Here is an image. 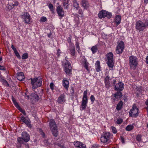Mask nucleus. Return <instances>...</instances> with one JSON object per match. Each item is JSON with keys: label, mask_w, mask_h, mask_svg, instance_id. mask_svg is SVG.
<instances>
[{"label": "nucleus", "mask_w": 148, "mask_h": 148, "mask_svg": "<svg viewBox=\"0 0 148 148\" xmlns=\"http://www.w3.org/2000/svg\"><path fill=\"white\" fill-rule=\"evenodd\" d=\"M75 49L74 48H73V49L71 50V53L72 55L74 56L75 54Z\"/></svg>", "instance_id": "8fccbe9b"}, {"label": "nucleus", "mask_w": 148, "mask_h": 148, "mask_svg": "<svg viewBox=\"0 0 148 148\" xmlns=\"http://www.w3.org/2000/svg\"><path fill=\"white\" fill-rule=\"evenodd\" d=\"M21 17L23 18L25 23L27 24H29L31 23V18L30 16L28 13L27 12H24L22 15H21Z\"/></svg>", "instance_id": "9d476101"}, {"label": "nucleus", "mask_w": 148, "mask_h": 148, "mask_svg": "<svg viewBox=\"0 0 148 148\" xmlns=\"http://www.w3.org/2000/svg\"><path fill=\"white\" fill-rule=\"evenodd\" d=\"M107 57L108 59L107 63L110 68V70H112L113 69L114 64L113 59V54L112 52H109L107 54Z\"/></svg>", "instance_id": "39448f33"}, {"label": "nucleus", "mask_w": 148, "mask_h": 148, "mask_svg": "<svg viewBox=\"0 0 148 148\" xmlns=\"http://www.w3.org/2000/svg\"><path fill=\"white\" fill-rule=\"evenodd\" d=\"M14 53L16 55V56L19 59H21V57L19 54L18 52L17 51H15L14 52Z\"/></svg>", "instance_id": "79ce46f5"}, {"label": "nucleus", "mask_w": 148, "mask_h": 148, "mask_svg": "<svg viewBox=\"0 0 148 148\" xmlns=\"http://www.w3.org/2000/svg\"><path fill=\"white\" fill-rule=\"evenodd\" d=\"M50 88L52 90H53L54 89V85L53 83H51L50 85Z\"/></svg>", "instance_id": "3c124183"}, {"label": "nucleus", "mask_w": 148, "mask_h": 148, "mask_svg": "<svg viewBox=\"0 0 148 148\" xmlns=\"http://www.w3.org/2000/svg\"><path fill=\"white\" fill-rule=\"evenodd\" d=\"M58 16L61 19L64 16V13L62 8L60 6H58L56 8Z\"/></svg>", "instance_id": "ddd939ff"}, {"label": "nucleus", "mask_w": 148, "mask_h": 148, "mask_svg": "<svg viewBox=\"0 0 148 148\" xmlns=\"http://www.w3.org/2000/svg\"><path fill=\"white\" fill-rule=\"evenodd\" d=\"M25 97L26 99H29V95H26V96H25Z\"/></svg>", "instance_id": "69168bd1"}, {"label": "nucleus", "mask_w": 148, "mask_h": 148, "mask_svg": "<svg viewBox=\"0 0 148 148\" xmlns=\"http://www.w3.org/2000/svg\"><path fill=\"white\" fill-rule=\"evenodd\" d=\"M82 5L84 9H87L89 6L87 0H82Z\"/></svg>", "instance_id": "393cba45"}, {"label": "nucleus", "mask_w": 148, "mask_h": 148, "mask_svg": "<svg viewBox=\"0 0 148 148\" xmlns=\"http://www.w3.org/2000/svg\"><path fill=\"white\" fill-rule=\"evenodd\" d=\"M11 48L14 51V52H15L16 51H17L16 48L13 45H12L11 46Z\"/></svg>", "instance_id": "5fc2aeb1"}, {"label": "nucleus", "mask_w": 148, "mask_h": 148, "mask_svg": "<svg viewBox=\"0 0 148 148\" xmlns=\"http://www.w3.org/2000/svg\"><path fill=\"white\" fill-rule=\"evenodd\" d=\"M9 5H11V6L12 5V6H13V7L14 8V7L15 6H17L18 5V3L17 2H14V3L13 4L12 3H9Z\"/></svg>", "instance_id": "37998d69"}, {"label": "nucleus", "mask_w": 148, "mask_h": 148, "mask_svg": "<svg viewBox=\"0 0 148 148\" xmlns=\"http://www.w3.org/2000/svg\"><path fill=\"white\" fill-rule=\"evenodd\" d=\"M2 83L5 85L7 86H9V84L5 80L3 79L2 80Z\"/></svg>", "instance_id": "a18cd8bd"}, {"label": "nucleus", "mask_w": 148, "mask_h": 148, "mask_svg": "<svg viewBox=\"0 0 148 148\" xmlns=\"http://www.w3.org/2000/svg\"><path fill=\"white\" fill-rule=\"evenodd\" d=\"M67 41L68 42L70 43L71 42V39L70 37H69L67 39Z\"/></svg>", "instance_id": "4d7b16f0"}, {"label": "nucleus", "mask_w": 148, "mask_h": 148, "mask_svg": "<svg viewBox=\"0 0 148 148\" xmlns=\"http://www.w3.org/2000/svg\"><path fill=\"white\" fill-rule=\"evenodd\" d=\"M65 101L64 95L62 94L58 98L57 101L59 103L62 104L64 103Z\"/></svg>", "instance_id": "a211bd4d"}, {"label": "nucleus", "mask_w": 148, "mask_h": 148, "mask_svg": "<svg viewBox=\"0 0 148 148\" xmlns=\"http://www.w3.org/2000/svg\"><path fill=\"white\" fill-rule=\"evenodd\" d=\"M104 83L105 86L107 88H109L111 85L110 79L108 75L106 76L104 79Z\"/></svg>", "instance_id": "f3484780"}, {"label": "nucleus", "mask_w": 148, "mask_h": 148, "mask_svg": "<svg viewBox=\"0 0 148 148\" xmlns=\"http://www.w3.org/2000/svg\"><path fill=\"white\" fill-rule=\"evenodd\" d=\"M0 69L3 70H5V69L4 66L0 65Z\"/></svg>", "instance_id": "6e6d98bb"}, {"label": "nucleus", "mask_w": 148, "mask_h": 148, "mask_svg": "<svg viewBox=\"0 0 148 148\" xmlns=\"http://www.w3.org/2000/svg\"><path fill=\"white\" fill-rule=\"evenodd\" d=\"M91 50L93 54L96 52L97 50V45H95L92 47L91 49Z\"/></svg>", "instance_id": "473e14b6"}, {"label": "nucleus", "mask_w": 148, "mask_h": 148, "mask_svg": "<svg viewBox=\"0 0 148 148\" xmlns=\"http://www.w3.org/2000/svg\"><path fill=\"white\" fill-rule=\"evenodd\" d=\"M76 19H77V21H79V18L78 17H76Z\"/></svg>", "instance_id": "774afa93"}, {"label": "nucleus", "mask_w": 148, "mask_h": 148, "mask_svg": "<svg viewBox=\"0 0 148 148\" xmlns=\"http://www.w3.org/2000/svg\"><path fill=\"white\" fill-rule=\"evenodd\" d=\"M124 42L121 41L118 44L116 47V52L118 54H121L124 49Z\"/></svg>", "instance_id": "9b49d317"}, {"label": "nucleus", "mask_w": 148, "mask_h": 148, "mask_svg": "<svg viewBox=\"0 0 148 148\" xmlns=\"http://www.w3.org/2000/svg\"><path fill=\"white\" fill-rule=\"evenodd\" d=\"M2 60V57H0V62Z\"/></svg>", "instance_id": "338daca9"}, {"label": "nucleus", "mask_w": 148, "mask_h": 148, "mask_svg": "<svg viewBox=\"0 0 148 148\" xmlns=\"http://www.w3.org/2000/svg\"><path fill=\"white\" fill-rule=\"evenodd\" d=\"M136 139L137 141H140L141 140V136L140 135H138L136 137Z\"/></svg>", "instance_id": "09e8293b"}, {"label": "nucleus", "mask_w": 148, "mask_h": 148, "mask_svg": "<svg viewBox=\"0 0 148 148\" xmlns=\"http://www.w3.org/2000/svg\"><path fill=\"white\" fill-rule=\"evenodd\" d=\"M82 143L78 141H75L74 142V145L75 147L77 148H79Z\"/></svg>", "instance_id": "72a5a7b5"}, {"label": "nucleus", "mask_w": 148, "mask_h": 148, "mask_svg": "<svg viewBox=\"0 0 148 148\" xmlns=\"http://www.w3.org/2000/svg\"><path fill=\"white\" fill-rule=\"evenodd\" d=\"M111 129L112 130V132L114 134H116L117 133V130L116 128L114 126H112L111 127Z\"/></svg>", "instance_id": "ea45409f"}, {"label": "nucleus", "mask_w": 148, "mask_h": 148, "mask_svg": "<svg viewBox=\"0 0 148 148\" xmlns=\"http://www.w3.org/2000/svg\"><path fill=\"white\" fill-rule=\"evenodd\" d=\"M87 90H86V91H84L83 93V97L82 100H88V99L87 96Z\"/></svg>", "instance_id": "7c9ffc66"}, {"label": "nucleus", "mask_w": 148, "mask_h": 148, "mask_svg": "<svg viewBox=\"0 0 148 148\" xmlns=\"http://www.w3.org/2000/svg\"><path fill=\"white\" fill-rule=\"evenodd\" d=\"M75 46L76 47V50L77 51L79 52L80 51V47L79 46V43L78 42V38L76 36H75Z\"/></svg>", "instance_id": "5701e85b"}, {"label": "nucleus", "mask_w": 148, "mask_h": 148, "mask_svg": "<svg viewBox=\"0 0 148 148\" xmlns=\"http://www.w3.org/2000/svg\"><path fill=\"white\" fill-rule=\"evenodd\" d=\"M73 6L77 9L79 7V4L76 0L73 1Z\"/></svg>", "instance_id": "f704fd0d"}, {"label": "nucleus", "mask_w": 148, "mask_h": 148, "mask_svg": "<svg viewBox=\"0 0 148 148\" xmlns=\"http://www.w3.org/2000/svg\"><path fill=\"white\" fill-rule=\"evenodd\" d=\"M6 7L9 10H11L13 8V6H12V5L11 6V5H9V4H8L7 5Z\"/></svg>", "instance_id": "49530a36"}, {"label": "nucleus", "mask_w": 148, "mask_h": 148, "mask_svg": "<svg viewBox=\"0 0 148 148\" xmlns=\"http://www.w3.org/2000/svg\"><path fill=\"white\" fill-rule=\"evenodd\" d=\"M122 96V93L121 92H117L115 94L114 96L117 99H119Z\"/></svg>", "instance_id": "c756f323"}, {"label": "nucleus", "mask_w": 148, "mask_h": 148, "mask_svg": "<svg viewBox=\"0 0 148 148\" xmlns=\"http://www.w3.org/2000/svg\"><path fill=\"white\" fill-rule=\"evenodd\" d=\"M48 6L50 10L53 13L54 12V9L53 5L51 3H50L48 5Z\"/></svg>", "instance_id": "e433bc0d"}, {"label": "nucleus", "mask_w": 148, "mask_h": 148, "mask_svg": "<svg viewBox=\"0 0 148 148\" xmlns=\"http://www.w3.org/2000/svg\"><path fill=\"white\" fill-rule=\"evenodd\" d=\"M31 99L35 101H38L39 99V97L38 95L35 93H32L31 95Z\"/></svg>", "instance_id": "a878e982"}, {"label": "nucleus", "mask_w": 148, "mask_h": 148, "mask_svg": "<svg viewBox=\"0 0 148 148\" xmlns=\"http://www.w3.org/2000/svg\"><path fill=\"white\" fill-rule=\"evenodd\" d=\"M121 17L120 15H116L115 17V22L116 25H118L121 22Z\"/></svg>", "instance_id": "4be33fe9"}, {"label": "nucleus", "mask_w": 148, "mask_h": 148, "mask_svg": "<svg viewBox=\"0 0 148 148\" xmlns=\"http://www.w3.org/2000/svg\"><path fill=\"white\" fill-rule=\"evenodd\" d=\"M138 64V59L134 56H132L129 57V65L131 67H136Z\"/></svg>", "instance_id": "6e6552de"}, {"label": "nucleus", "mask_w": 148, "mask_h": 148, "mask_svg": "<svg viewBox=\"0 0 148 148\" xmlns=\"http://www.w3.org/2000/svg\"><path fill=\"white\" fill-rule=\"evenodd\" d=\"M41 135L43 137H44L45 136V134H44V133L43 132H42L41 133Z\"/></svg>", "instance_id": "0e129e2a"}, {"label": "nucleus", "mask_w": 148, "mask_h": 148, "mask_svg": "<svg viewBox=\"0 0 148 148\" xmlns=\"http://www.w3.org/2000/svg\"><path fill=\"white\" fill-rule=\"evenodd\" d=\"M112 135L110 132H105L101 136V141L103 143H109L111 142L110 139L112 138Z\"/></svg>", "instance_id": "f03ea898"}, {"label": "nucleus", "mask_w": 148, "mask_h": 148, "mask_svg": "<svg viewBox=\"0 0 148 148\" xmlns=\"http://www.w3.org/2000/svg\"><path fill=\"white\" fill-rule=\"evenodd\" d=\"M28 54L27 53H24L22 55V58L23 59H26L28 58Z\"/></svg>", "instance_id": "c9c22d12"}, {"label": "nucleus", "mask_w": 148, "mask_h": 148, "mask_svg": "<svg viewBox=\"0 0 148 148\" xmlns=\"http://www.w3.org/2000/svg\"><path fill=\"white\" fill-rule=\"evenodd\" d=\"M116 81L115 80H113V82L112 83H111V84L112 85H114L116 82Z\"/></svg>", "instance_id": "680f3d73"}, {"label": "nucleus", "mask_w": 148, "mask_h": 148, "mask_svg": "<svg viewBox=\"0 0 148 148\" xmlns=\"http://www.w3.org/2000/svg\"><path fill=\"white\" fill-rule=\"evenodd\" d=\"M122 106L123 102L121 101L117 104L116 107V109L118 111L120 110L121 109Z\"/></svg>", "instance_id": "bb28decb"}, {"label": "nucleus", "mask_w": 148, "mask_h": 148, "mask_svg": "<svg viewBox=\"0 0 148 148\" xmlns=\"http://www.w3.org/2000/svg\"><path fill=\"white\" fill-rule=\"evenodd\" d=\"M88 100H82L81 102V110H83L86 109L87 106Z\"/></svg>", "instance_id": "6ab92c4d"}, {"label": "nucleus", "mask_w": 148, "mask_h": 148, "mask_svg": "<svg viewBox=\"0 0 148 148\" xmlns=\"http://www.w3.org/2000/svg\"><path fill=\"white\" fill-rule=\"evenodd\" d=\"M21 120L25 123L27 126L29 127H31V126L30 124V120L28 118L25 117L23 116H22L21 118Z\"/></svg>", "instance_id": "dca6fc26"}, {"label": "nucleus", "mask_w": 148, "mask_h": 148, "mask_svg": "<svg viewBox=\"0 0 148 148\" xmlns=\"http://www.w3.org/2000/svg\"><path fill=\"white\" fill-rule=\"evenodd\" d=\"M123 121L122 119L121 118L118 119L116 121V123L117 124H121Z\"/></svg>", "instance_id": "a19ab883"}, {"label": "nucleus", "mask_w": 148, "mask_h": 148, "mask_svg": "<svg viewBox=\"0 0 148 148\" xmlns=\"http://www.w3.org/2000/svg\"><path fill=\"white\" fill-rule=\"evenodd\" d=\"M17 140L18 142L20 143V144H23V138L18 137L17 138Z\"/></svg>", "instance_id": "58836bf2"}, {"label": "nucleus", "mask_w": 148, "mask_h": 148, "mask_svg": "<svg viewBox=\"0 0 148 148\" xmlns=\"http://www.w3.org/2000/svg\"><path fill=\"white\" fill-rule=\"evenodd\" d=\"M78 13L79 14V16L81 17H83V12L82 10L79 9L78 11Z\"/></svg>", "instance_id": "de8ad7c7"}, {"label": "nucleus", "mask_w": 148, "mask_h": 148, "mask_svg": "<svg viewBox=\"0 0 148 148\" xmlns=\"http://www.w3.org/2000/svg\"><path fill=\"white\" fill-rule=\"evenodd\" d=\"M63 86L66 89H68L69 87V82L66 78H64L62 80Z\"/></svg>", "instance_id": "aec40b11"}, {"label": "nucleus", "mask_w": 148, "mask_h": 148, "mask_svg": "<svg viewBox=\"0 0 148 148\" xmlns=\"http://www.w3.org/2000/svg\"><path fill=\"white\" fill-rule=\"evenodd\" d=\"M47 21V18L46 17L42 16V17L40 20V21L42 22H44L46 21Z\"/></svg>", "instance_id": "4c0bfd02"}, {"label": "nucleus", "mask_w": 148, "mask_h": 148, "mask_svg": "<svg viewBox=\"0 0 148 148\" xmlns=\"http://www.w3.org/2000/svg\"><path fill=\"white\" fill-rule=\"evenodd\" d=\"M12 100L13 101V103L15 106V107L18 109L20 108V107L18 105V103L16 102L15 99L13 97L12 98Z\"/></svg>", "instance_id": "cd10ccee"}, {"label": "nucleus", "mask_w": 148, "mask_h": 148, "mask_svg": "<svg viewBox=\"0 0 148 148\" xmlns=\"http://www.w3.org/2000/svg\"><path fill=\"white\" fill-rule=\"evenodd\" d=\"M112 16V14L110 12L104 10L100 11L98 14V17L100 18H102L105 17L110 18H111Z\"/></svg>", "instance_id": "423d86ee"}, {"label": "nucleus", "mask_w": 148, "mask_h": 148, "mask_svg": "<svg viewBox=\"0 0 148 148\" xmlns=\"http://www.w3.org/2000/svg\"><path fill=\"white\" fill-rule=\"evenodd\" d=\"M68 0H64L63 1V4L64 9H67L69 6Z\"/></svg>", "instance_id": "c85d7f7f"}, {"label": "nucleus", "mask_w": 148, "mask_h": 148, "mask_svg": "<svg viewBox=\"0 0 148 148\" xmlns=\"http://www.w3.org/2000/svg\"><path fill=\"white\" fill-rule=\"evenodd\" d=\"M139 110L135 104H134L129 112L130 115L132 116H136L138 115Z\"/></svg>", "instance_id": "1a4fd4ad"}, {"label": "nucleus", "mask_w": 148, "mask_h": 148, "mask_svg": "<svg viewBox=\"0 0 148 148\" xmlns=\"http://www.w3.org/2000/svg\"><path fill=\"white\" fill-rule=\"evenodd\" d=\"M134 126L133 125H130L126 126L125 129L127 131H130L133 129Z\"/></svg>", "instance_id": "2f4dec72"}, {"label": "nucleus", "mask_w": 148, "mask_h": 148, "mask_svg": "<svg viewBox=\"0 0 148 148\" xmlns=\"http://www.w3.org/2000/svg\"><path fill=\"white\" fill-rule=\"evenodd\" d=\"M146 62L147 64H148V56H147L146 58Z\"/></svg>", "instance_id": "bf43d9fd"}, {"label": "nucleus", "mask_w": 148, "mask_h": 148, "mask_svg": "<svg viewBox=\"0 0 148 148\" xmlns=\"http://www.w3.org/2000/svg\"><path fill=\"white\" fill-rule=\"evenodd\" d=\"M64 71L68 75H70V74H71V66L70 62L67 61L64 64Z\"/></svg>", "instance_id": "f8f14e48"}, {"label": "nucleus", "mask_w": 148, "mask_h": 148, "mask_svg": "<svg viewBox=\"0 0 148 148\" xmlns=\"http://www.w3.org/2000/svg\"><path fill=\"white\" fill-rule=\"evenodd\" d=\"M80 62L81 63L82 66H84L88 72H89L90 71V69H89L90 64L87 62L86 59L84 56H82L80 57Z\"/></svg>", "instance_id": "0eeeda50"}, {"label": "nucleus", "mask_w": 148, "mask_h": 148, "mask_svg": "<svg viewBox=\"0 0 148 148\" xmlns=\"http://www.w3.org/2000/svg\"><path fill=\"white\" fill-rule=\"evenodd\" d=\"M121 141L122 142V143H124V138L122 137H121Z\"/></svg>", "instance_id": "13d9d810"}, {"label": "nucleus", "mask_w": 148, "mask_h": 148, "mask_svg": "<svg viewBox=\"0 0 148 148\" xmlns=\"http://www.w3.org/2000/svg\"><path fill=\"white\" fill-rule=\"evenodd\" d=\"M25 77L23 73L22 72L18 73L17 76V78L19 81H22L24 79Z\"/></svg>", "instance_id": "b1692460"}, {"label": "nucleus", "mask_w": 148, "mask_h": 148, "mask_svg": "<svg viewBox=\"0 0 148 148\" xmlns=\"http://www.w3.org/2000/svg\"><path fill=\"white\" fill-rule=\"evenodd\" d=\"M148 26V21L145 22L141 21H139L136 23V29L139 32L143 31Z\"/></svg>", "instance_id": "f257e3e1"}, {"label": "nucleus", "mask_w": 148, "mask_h": 148, "mask_svg": "<svg viewBox=\"0 0 148 148\" xmlns=\"http://www.w3.org/2000/svg\"><path fill=\"white\" fill-rule=\"evenodd\" d=\"M144 3L146 5L148 3V0H144Z\"/></svg>", "instance_id": "052dcab7"}, {"label": "nucleus", "mask_w": 148, "mask_h": 148, "mask_svg": "<svg viewBox=\"0 0 148 148\" xmlns=\"http://www.w3.org/2000/svg\"><path fill=\"white\" fill-rule=\"evenodd\" d=\"M18 110L21 112L24 115H26V112L24 110H23L22 108H21V107L20 108H19Z\"/></svg>", "instance_id": "c03bdc74"}, {"label": "nucleus", "mask_w": 148, "mask_h": 148, "mask_svg": "<svg viewBox=\"0 0 148 148\" xmlns=\"http://www.w3.org/2000/svg\"><path fill=\"white\" fill-rule=\"evenodd\" d=\"M124 84L121 82L115 85V89L117 91L122 90L124 88Z\"/></svg>", "instance_id": "2eb2a0df"}, {"label": "nucleus", "mask_w": 148, "mask_h": 148, "mask_svg": "<svg viewBox=\"0 0 148 148\" xmlns=\"http://www.w3.org/2000/svg\"><path fill=\"white\" fill-rule=\"evenodd\" d=\"M61 53V51H60V50L59 49H58L57 50V56H60Z\"/></svg>", "instance_id": "864d4df0"}, {"label": "nucleus", "mask_w": 148, "mask_h": 148, "mask_svg": "<svg viewBox=\"0 0 148 148\" xmlns=\"http://www.w3.org/2000/svg\"><path fill=\"white\" fill-rule=\"evenodd\" d=\"M90 99L91 101L93 102L95 100V98L93 95H92L90 97Z\"/></svg>", "instance_id": "603ef678"}, {"label": "nucleus", "mask_w": 148, "mask_h": 148, "mask_svg": "<svg viewBox=\"0 0 148 148\" xmlns=\"http://www.w3.org/2000/svg\"><path fill=\"white\" fill-rule=\"evenodd\" d=\"M31 79L33 89L36 88L41 85L42 80L41 77H38L34 79L31 78Z\"/></svg>", "instance_id": "20e7f679"}, {"label": "nucleus", "mask_w": 148, "mask_h": 148, "mask_svg": "<svg viewBox=\"0 0 148 148\" xmlns=\"http://www.w3.org/2000/svg\"><path fill=\"white\" fill-rule=\"evenodd\" d=\"M95 66L97 72H98L101 70V67L100 66L99 61L97 60L95 64Z\"/></svg>", "instance_id": "412c9836"}, {"label": "nucleus", "mask_w": 148, "mask_h": 148, "mask_svg": "<svg viewBox=\"0 0 148 148\" xmlns=\"http://www.w3.org/2000/svg\"><path fill=\"white\" fill-rule=\"evenodd\" d=\"M21 136L23 138V141L26 142H28L30 140L29 136L26 132H22L21 134Z\"/></svg>", "instance_id": "4468645a"}, {"label": "nucleus", "mask_w": 148, "mask_h": 148, "mask_svg": "<svg viewBox=\"0 0 148 148\" xmlns=\"http://www.w3.org/2000/svg\"><path fill=\"white\" fill-rule=\"evenodd\" d=\"M145 104L147 106H148V99L145 102Z\"/></svg>", "instance_id": "e2e57ef3"}, {"label": "nucleus", "mask_w": 148, "mask_h": 148, "mask_svg": "<svg viewBox=\"0 0 148 148\" xmlns=\"http://www.w3.org/2000/svg\"><path fill=\"white\" fill-rule=\"evenodd\" d=\"M49 126L53 134L55 136L58 135L57 127L53 119H51L49 121Z\"/></svg>", "instance_id": "7ed1b4c3"}]
</instances>
